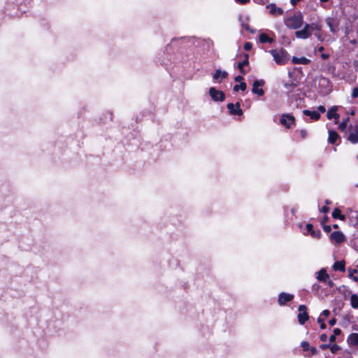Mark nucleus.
<instances>
[{
  "label": "nucleus",
  "instance_id": "nucleus-13",
  "mask_svg": "<svg viewBox=\"0 0 358 358\" xmlns=\"http://www.w3.org/2000/svg\"><path fill=\"white\" fill-rule=\"evenodd\" d=\"M328 142L332 145H338L341 143V137L337 131L334 130L329 131Z\"/></svg>",
  "mask_w": 358,
  "mask_h": 358
},
{
  "label": "nucleus",
  "instance_id": "nucleus-16",
  "mask_svg": "<svg viewBox=\"0 0 358 358\" xmlns=\"http://www.w3.org/2000/svg\"><path fill=\"white\" fill-rule=\"evenodd\" d=\"M266 8L269 10V13L273 15H281L283 14L282 8L277 7L275 3L268 4Z\"/></svg>",
  "mask_w": 358,
  "mask_h": 358
},
{
  "label": "nucleus",
  "instance_id": "nucleus-32",
  "mask_svg": "<svg viewBox=\"0 0 358 358\" xmlns=\"http://www.w3.org/2000/svg\"><path fill=\"white\" fill-rule=\"evenodd\" d=\"M349 120H350V118L348 117H346L344 120H343L339 124V126H338L339 129L341 131H345L348 126V123Z\"/></svg>",
  "mask_w": 358,
  "mask_h": 358
},
{
  "label": "nucleus",
  "instance_id": "nucleus-26",
  "mask_svg": "<svg viewBox=\"0 0 358 358\" xmlns=\"http://www.w3.org/2000/svg\"><path fill=\"white\" fill-rule=\"evenodd\" d=\"M259 42L262 43H272L274 42V39L269 37L268 35H267L265 33H262L259 35Z\"/></svg>",
  "mask_w": 358,
  "mask_h": 358
},
{
  "label": "nucleus",
  "instance_id": "nucleus-30",
  "mask_svg": "<svg viewBox=\"0 0 358 358\" xmlns=\"http://www.w3.org/2000/svg\"><path fill=\"white\" fill-rule=\"evenodd\" d=\"M309 29L310 30V32L312 31H320L322 30V25L320 23L309 24Z\"/></svg>",
  "mask_w": 358,
  "mask_h": 358
},
{
  "label": "nucleus",
  "instance_id": "nucleus-12",
  "mask_svg": "<svg viewBox=\"0 0 358 358\" xmlns=\"http://www.w3.org/2000/svg\"><path fill=\"white\" fill-rule=\"evenodd\" d=\"M294 295L285 292H281L278 295V302L280 306H285L287 303L292 301Z\"/></svg>",
  "mask_w": 358,
  "mask_h": 358
},
{
  "label": "nucleus",
  "instance_id": "nucleus-29",
  "mask_svg": "<svg viewBox=\"0 0 358 358\" xmlns=\"http://www.w3.org/2000/svg\"><path fill=\"white\" fill-rule=\"evenodd\" d=\"M348 276L352 278L355 282H358V277L355 275V273H357V270L356 268H348Z\"/></svg>",
  "mask_w": 358,
  "mask_h": 358
},
{
  "label": "nucleus",
  "instance_id": "nucleus-6",
  "mask_svg": "<svg viewBox=\"0 0 358 358\" xmlns=\"http://www.w3.org/2000/svg\"><path fill=\"white\" fill-rule=\"evenodd\" d=\"M209 95L214 101H223L225 99L224 92L213 87L209 89Z\"/></svg>",
  "mask_w": 358,
  "mask_h": 358
},
{
  "label": "nucleus",
  "instance_id": "nucleus-54",
  "mask_svg": "<svg viewBox=\"0 0 358 358\" xmlns=\"http://www.w3.org/2000/svg\"><path fill=\"white\" fill-rule=\"evenodd\" d=\"M301 0H290L291 3L293 6H295L298 2L301 1Z\"/></svg>",
  "mask_w": 358,
  "mask_h": 358
},
{
  "label": "nucleus",
  "instance_id": "nucleus-53",
  "mask_svg": "<svg viewBox=\"0 0 358 358\" xmlns=\"http://www.w3.org/2000/svg\"><path fill=\"white\" fill-rule=\"evenodd\" d=\"M336 337L335 335H331L330 337H329V341L331 343H334L336 341Z\"/></svg>",
  "mask_w": 358,
  "mask_h": 358
},
{
  "label": "nucleus",
  "instance_id": "nucleus-56",
  "mask_svg": "<svg viewBox=\"0 0 358 358\" xmlns=\"http://www.w3.org/2000/svg\"><path fill=\"white\" fill-rule=\"evenodd\" d=\"M350 43L352 44V45H355L357 43V40L356 39H352V40H350Z\"/></svg>",
  "mask_w": 358,
  "mask_h": 358
},
{
  "label": "nucleus",
  "instance_id": "nucleus-4",
  "mask_svg": "<svg viewBox=\"0 0 358 358\" xmlns=\"http://www.w3.org/2000/svg\"><path fill=\"white\" fill-rule=\"evenodd\" d=\"M301 346L302 350L306 354L304 355L307 357H311L313 355H315L318 353V350L314 346H310L308 341H302L301 343Z\"/></svg>",
  "mask_w": 358,
  "mask_h": 358
},
{
  "label": "nucleus",
  "instance_id": "nucleus-19",
  "mask_svg": "<svg viewBox=\"0 0 358 358\" xmlns=\"http://www.w3.org/2000/svg\"><path fill=\"white\" fill-rule=\"evenodd\" d=\"M303 115H305L306 116H309L310 117V119L313 120V121L319 120L321 117L320 113H318L317 111H312V110H307V109L303 110Z\"/></svg>",
  "mask_w": 358,
  "mask_h": 358
},
{
  "label": "nucleus",
  "instance_id": "nucleus-47",
  "mask_svg": "<svg viewBox=\"0 0 358 358\" xmlns=\"http://www.w3.org/2000/svg\"><path fill=\"white\" fill-rule=\"evenodd\" d=\"M329 347H330V344H326V343L325 344H322V345H320V348L321 350H323L329 349Z\"/></svg>",
  "mask_w": 358,
  "mask_h": 358
},
{
  "label": "nucleus",
  "instance_id": "nucleus-36",
  "mask_svg": "<svg viewBox=\"0 0 358 358\" xmlns=\"http://www.w3.org/2000/svg\"><path fill=\"white\" fill-rule=\"evenodd\" d=\"M252 45L251 42H246L243 45V48L246 51H250L252 48Z\"/></svg>",
  "mask_w": 358,
  "mask_h": 358
},
{
  "label": "nucleus",
  "instance_id": "nucleus-51",
  "mask_svg": "<svg viewBox=\"0 0 358 358\" xmlns=\"http://www.w3.org/2000/svg\"><path fill=\"white\" fill-rule=\"evenodd\" d=\"M321 315H323L325 317H328L330 315V311L329 310H324L322 311Z\"/></svg>",
  "mask_w": 358,
  "mask_h": 358
},
{
  "label": "nucleus",
  "instance_id": "nucleus-27",
  "mask_svg": "<svg viewBox=\"0 0 358 358\" xmlns=\"http://www.w3.org/2000/svg\"><path fill=\"white\" fill-rule=\"evenodd\" d=\"M292 62L293 64H308L309 63L310 60L304 57H299V58L293 57L292 59Z\"/></svg>",
  "mask_w": 358,
  "mask_h": 358
},
{
  "label": "nucleus",
  "instance_id": "nucleus-62",
  "mask_svg": "<svg viewBox=\"0 0 358 358\" xmlns=\"http://www.w3.org/2000/svg\"><path fill=\"white\" fill-rule=\"evenodd\" d=\"M350 114L353 115L355 114V112L352 110Z\"/></svg>",
  "mask_w": 358,
  "mask_h": 358
},
{
  "label": "nucleus",
  "instance_id": "nucleus-20",
  "mask_svg": "<svg viewBox=\"0 0 358 358\" xmlns=\"http://www.w3.org/2000/svg\"><path fill=\"white\" fill-rule=\"evenodd\" d=\"M227 77V72L224 71H221L220 69H217L213 76V78L214 80H219L220 78V82H222V80L226 79Z\"/></svg>",
  "mask_w": 358,
  "mask_h": 358
},
{
  "label": "nucleus",
  "instance_id": "nucleus-44",
  "mask_svg": "<svg viewBox=\"0 0 358 358\" xmlns=\"http://www.w3.org/2000/svg\"><path fill=\"white\" fill-rule=\"evenodd\" d=\"M315 36L320 41H324V38L322 36V35L320 33H315Z\"/></svg>",
  "mask_w": 358,
  "mask_h": 358
},
{
  "label": "nucleus",
  "instance_id": "nucleus-11",
  "mask_svg": "<svg viewBox=\"0 0 358 358\" xmlns=\"http://www.w3.org/2000/svg\"><path fill=\"white\" fill-rule=\"evenodd\" d=\"M312 35L309 29V24H306L301 30L296 31L295 36L297 38L306 39Z\"/></svg>",
  "mask_w": 358,
  "mask_h": 358
},
{
  "label": "nucleus",
  "instance_id": "nucleus-23",
  "mask_svg": "<svg viewBox=\"0 0 358 358\" xmlns=\"http://www.w3.org/2000/svg\"><path fill=\"white\" fill-rule=\"evenodd\" d=\"M348 140L353 144L358 143V125L355 127V132H351Z\"/></svg>",
  "mask_w": 358,
  "mask_h": 358
},
{
  "label": "nucleus",
  "instance_id": "nucleus-49",
  "mask_svg": "<svg viewBox=\"0 0 358 358\" xmlns=\"http://www.w3.org/2000/svg\"><path fill=\"white\" fill-rule=\"evenodd\" d=\"M336 323V318H332L329 321V324L330 326H334L335 325Z\"/></svg>",
  "mask_w": 358,
  "mask_h": 358
},
{
  "label": "nucleus",
  "instance_id": "nucleus-45",
  "mask_svg": "<svg viewBox=\"0 0 358 358\" xmlns=\"http://www.w3.org/2000/svg\"><path fill=\"white\" fill-rule=\"evenodd\" d=\"M341 334V330L338 328H336L334 329V334L333 335H335V336H339Z\"/></svg>",
  "mask_w": 358,
  "mask_h": 358
},
{
  "label": "nucleus",
  "instance_id": "nucleus-37",
  "mask_svg": "<svg viewBox=\"0 0 358 358\" xmlns=\"http://www.w3.org/2000/svg\"><path fill=\"white\" fill-rule=\"evenodd\" d=\"M352 97L354 99L358 97V87L353 88L352 92Z\"/></svg>",
  "mask_w": 358,
  "mask_h": 358
},
{
  "label": "nucleus",
  "instance_id": "nucleus-15",
  "mask_svg": "<svg viewBox=\"0 0 358 358\" xmlns=\"http://www.w3.org/2000/svg\"><path fill=\"white\" fill-rule=\"evenodd\" d=\"M306 227L308 234H310L313 238H321L322 233L320 229H314L313 225L310 223H308Z\"/></svg>",
  "mask_w": 358,
  "mask_h": 358
},
{
  "label": "nucleus",
  "instance_id": "nucleus-5",
  "mask_svg": "<svg viewBox=\"0 0 358 358\" xmlns=\"http://www.w3.org/2000/svg\"><path fill=\"white\" fill-rule=\"evenodd\" d=\"M298 310L299 312L297 316L298 322L300 324L303 325L309 320L307 308L305 305H300Z\"/></svg>",
  "mask_w": 358,
  "mask_h": 358
},
{
  "label": "nucleus",
  "instance_id": "nucleus-59",
  "mask_svg": "<svg viewBox=\"0 0 358 358\" xmlns=\"http://www.w3.org/2000/svg\"><path fill=\"white\" fill-rule=\"evenodd\" d=\"M325 203H326V206H327V205H329V204H330V203H331V201H330L329 200L327 199V200L325 201Z\"/></svg>",
  "mask_w": 358,
  "mask_h": 358
},
{
  "label": "nucleus",
  "instance_id": "nucleus-60",
  "mask_svg": "<svg viewBox=\"0 0 358 358\" xmlns=\"http://www.w3.org/2000/svg\"><path fill=\"white\" fill-rule=\"evenodd\" d=\"M321 2H327L329 0H320Z\"/></svg>",
  "mask_w": 358,
  "mask_h": 358
},
{
  "label": "nucleus",
  "instance_id": "nucleus-61",
  "mask_svg": "<svg viewBox=\"0 0 358 358\" xmlns=\"http://www.w3.org/2000/svg\"><path fill=\"white\" fill-rule=\"evenodd\" d=\"M355 68L356 69V71H358V69H357V64H355Z\"/></svg>",
  "mask_w": 358,
  "mask_h": 358
},
{
  "label": "nucleus",
  "instance_id": "nucleus-1",
  "mask_svg": "<svg viewBox=\"0 0 358 358\" xmlns=\"http://www.w3.org/2000/svg\"><path fill=\"white\" fill-rule=\"evenodd\" d=\"M303 24V16L299 13L296 15H293L285 20V24L290 29H297L302 27Z\"/></svg>",
  "mask_w": 358,
  "mask_h": 358
},
{
  "label": "nucleus",
  "instance_id": "nucleus-58",
  "mask_svg": "<svg viewBox=\"0 0 358 358\" xmlns=\"http://www.w3.org/2000/svg\"><path fill=\"white\" fill-rule=\"evenodd\" d=\"M332 227L335 229H338L339 227L337 224H333Z\"/></svg>",
  "mask_w": 358,
  "mask_h": 358
},
{
  "label": "nucleus",
  "instance_id": "nucleus-46",
  "mask_svg": "<svg viewBox=\"0 0 358 358\" xmlns=\"http://www.w3.org/2000/svg\"><path fill=\"white\" fill-rule=\"evenodd\" d=\"M318 113H324L326 111V108L324 106H319L317 107Z\"/></svg>",
  "mask_w": 358,
  "mask_h": 358
},
{
  "label": "nucleus",
  "instance_id": "nucleus-35",
  "mask_svg": "<svg viewBox=\"0 0 358 358\" xmlns=\"http://www.w3.org/2000/svg\"><path fill=\"white\" fill-rule=\"evenodd\" d=\"M317 322L320 324V327L322 329H324L326 328V324L324 323V320L322 319L321 317H319L317 320Z\"/></svg>",
  "mask_w": 358,
  "mask_h": 358
},
{
  "label": "nucleus",
  "instance_id": "nucleus-14",
  "mask_svg": "<svg viewBox=\"0 0 358 358\" xmlns=\"http://www.w3.org/2000/svg\"><path fill=\"white\" fill-rule=\"evenodd\" d=\"M243 56L244 59L238 64L237 68L241 74L245 75L248 72L244 69V66L249 65V54L244 53Z\"/></svg>",
  "mask_w": 358,
  "mask_h": 358
},
{
  "label": "nucleus",
  "instance_id": "nucleus-55",
  "mask_svg": "<svg viewBox=\"0 0 358 358\" xmlns=\"http://www.w3.org/2000/svg\"><path fill=\"white\" fill-rule=\"evenodd\" d=\"M243 27L245 30L250 31V32H253L252 30L250 29L249 25H243Z\"/></svg>",
  "mask_w": 358,
  "mask_h": 358
},
{
  "label": "nucleus",
  "instance_id": "nucleus-3",
  "mask_svg": "<svg viewBox=\"0 0 358 358\" xmlns=\"http://www.w3.org/2000/svg\"><path fill=\"white\" fill-rule=\"evenodd\" d=\"M280 123L287 129L296 126V118L292 113H282L280 117Z\"/></svg>",
  "mask_w": 358,
  "mask_h": 358
},
{
  "label": "nucleus",
  "instance_id": "nucleus-57",
  "mask_svg": "<svg viewBox=\"0 0 358 358\" xmlns=\"http://www.w3.org/2000/svg\"><path fill=\"white\" fill-rule=\"evenodd\" d=\"M324 48L323 46H320L318 48V51L320 52H322L324 51Z\"/></svg>",
  "mask_w": 358,
  "mask_h": 358
},
{
  "label": "nucleus",
  "instance_id": "nucleus-28",
  "mask_svg": "<svg viewBox=\"0 0 358 358\" xmlns=\"http://www.w3.org/2000/svg\"><path fill=\"white\" fill-rule=\"evenodd\" d=\"M351 306L354 308H358V296L353 294L350 296Z\"/></svg>",
  "mask_w": 358,
  "mask_h": 358
},
{
  "label": "nucleus",
  "instance_id": "nucleus-34",
  "mask_svg": "<svg viewBox=\"0 0 358 358\" xmlns=\"http://www.w3.org/2000/svg\"><path fill=\"white\" fill-rule=\"evenodd\" d=\"M296 132H299V134L302 139H306L308 137V132L304 129H302L301 130H297V131H296Z\"/></svg>",
  "mask_w": 358,
  "mask_h": 358
},
{
  "label": "nucleus",
  "instance_id": "nucleus-33",
  "mask_svg": "<svg viewBox=\"0 0 358 358\" xmlns=\"http://www.w3.org/2000/svg\"><path fill=\"white\" fill-rule=\"evenodd\" d=\"M329 349H330L331 353L336 354L338 350H341V347L338 345L334 343L333 345H330Z\"/></svg>",
  "mask_w": 358,
  "mask_h": 358
},
{
  "label": "nucleus",
  "instance_id": "nucleus-18",
  "mask_svg": "<svg viewBox=\"0 0 358 358\" xmlns=\"http://www.w3.org/2000/svg\"><path fill=\"white\" fill-rule=\"evenodd\" d=\"M347 342L350 346L358 347V333L350 334L347 338Z\"/></svg>",
  "mask_w": 358,
  "mask_h": 358
},
{
  "label": "nucleus",
  "instance_id": "nucleus-52",
  "mask_svg": "<svg viewBox=\"0 0 358 358\" xmlns=\"http://www.w3.org/2000/svg\"><path fill=\"white\" fill-rule=\"evenodd\" d=\"M321 57H322V59H327L329 57V54H326V53H322L321 54Z\"/></svg>",
  "mask_w": 358,
  "mask_h": 358
},
{
  "label": "nucleus",
  "instance_id": "nucleus-8",
  "mask_svg": "<svg viewBox=\"0 0 358 358\" xmlns=\"http://www.w3.org/2000/svg\"><path fill=\"white\" fill-rule=\"evenodd\" d=\"M331 241L335 245H339L345 241L344 234L340 231H336L330 234Z\"/></svg>",
  "mask_w": 358,
  "mask_h": 358
},
{
  "label": "nucleus",
  "instance_id": "nucleus-38",
  "mask_svg": "<svg viewBox=\"0 0 358 358\" xmlns=\"http://www.w3.org/2000/svg\"><path fill=\"white\" fill-rule=\"evenodd\" d=\"M323 230L326 233H329L331 231V227L330 225L324 224L322 225Z\"/></svg>",
  "mask_w": 358,
  "mask_h": 358
},
{
  "label": "nucleus",
  "instance_id": "nucleus-21",
  "mask_svg": "<svg viewBox=\"0 0 358 358\" xmlns=\"http://www.w3.org/2000/svg\"><path fill=\"white\" fill-rule=\"evenodd\" d=\"M329 275L324 268H322L318 271L317 279L319 281L322 282H327V280H329Z\"/></svg>",
  "mask_w": 358,
  "mask_h": 358
},
{
  "label": "nucleus",
  "instance_id": "nucleus-40",
  "mask_svg": "<svg viewBox=\"0 0 358 358\" xmlns=\"http://www.w3.org/2000/svg\"><path fill=\"white\" fill-rule=\"evenodd\" d=\"M234 80L236 82H239L240 83H244L243 80H244V78L242 76H237L234 78Z\"/></svg>",
  "mask_w": 358,
  "mask_h": 358
},
{
  "label": "nucleus",
  "instance_id": "nucleus-48",
  "mask_svg": "<svg viewBox=\"0 0 358 358\" xmlns=\"http://www.w3.org/2000/svg\"><path fill=\"white\" fill-rule=\"evenodd\" d=\"M237 3H239L241 4L245 5L248 3L250 0H235Z\"/></svg>",
  "mask_w": 358,
  "mask_h": 358
},
{
  "label": "nucleus",
  "instance_id": "nucleus-24",
  "mask_svg": "<svg viewBox=\"0 0 358 358\" xmlns=\"http://www.w3.org/2000/svg\"><path fill=\"white\" fill-rule=\"evenodd\" d=\"M333 269L334 271L344 272L345 271V262L344 260L336 261L333 265Z\"/></svg>",
  "mask_w": 358,
  "mask_h": 358
},
{
  "label": "nucleus",
  "instance_id": "nucleus-17",
  "mask_svg": "<svg viewBox=\"0 0 358 358\" xmlns=\"http://www.w3.org/2000/svg\"><path fill=\"white\" fill-rule=\"evenodd\" d=\"M338 106H332L327 113V117L328 120L334 119L338 120L339 119V115L337 113Z\"/></svg>",
  "mask_w": 358,
  "mask_h": 358
},
{
  "label": "nucleus",
  "instance_id": "nucleus-10",
  "mask_svg": "<svg viewBox=\"0 0 358 358\" xmlns=\"http://www.w3.org/2000/svg\"><path fill=\"white\" fill-rule=\"evenodd\" d=\"M227 108L231 115L239 116L243 115V110L241 108L239 102H236V104L229 103L227 104Z\"/></svg>",
  "mask_w": 358,
  "mask_h": 358
},
{
  "label": "nucleus",
  "instance_id": "nucleus-39",
  "mask_svg": "<svg viewBox=\"0 0 358 358\" xmlns=\"http://www.w3.org/2000/svg\"><path fill=\"white\" fill-rule=\"evenodd\" d=\"M320 289V285L317 283H315L312 286V290L315 291L316 292H318Z\"/></svg>",
  "mask_w": 358,
  "mask_h": 358
},
{
  "label": "nucleus",
  "instance_id": "nucleus-43",
  "mask_svg": "<svg viewBox=\"0 0 358 358\" xmlns=\"http://www.w3.org/2000/svg\"><path fill=\"white\" fill-rule=\"evenodd\" d=\"M329 211V208L327 206H324L321 209L320 212L327 213Z\"/></svg>",
  "mask_w": 358,
  "mask_h": 358
},
{
  "label": "nucleus",
  "instance_id": "nucleus-25",
  "mask_svg": "<svg viewBox=\"0 0 358 358\" xmlns=\"http://www.w3.org/2000/svg\"><path fill=\"white\" fill-rule=\"evenodd\" d=\"M298 83L294 81H291V83H285L284 87L287 90V92L288 94L293 92L295 91V89L297 88Z\"/></svg>",
  "mask_w": 358,
  "mask_h": 358
},
{
  "label": "nucleus",
  "instance_id": "nucleus-42",
  "mask_svg": "<svg viewBox=\"0 0 358 358\" xmlns=\"http://www.w3.org/2000/svg\"><path fill=\"white\" fill-rule=\"evenodd\" d=\"M320 339L322 342H326L327 341V335L326 334H322L320 336Z\"/></svg>",
  "mask_w": 358,
  "mask_h": 358
},
{
  "label": "nucleus",
  "instance_id": "nucleus-31",
  "mask_svg": "<svg viewBox=\"0 0 358 358\" xmlns=\"http://www.w3.org/2000/svg\"><path fill=\"white\" fill-rule=\"evenodd\" d=\"M247 88V85L245 83H241L240 85H235L234 86L233 90L234 92H238V90L245 91Z\"/></svg>",
  "mask_w": 358,
  "mask_h": 358
},
{
  "label": "nucleus",
  "instance_id": "nucleus-2",
  "mask_svg": "<svg viewBox=\"0 0 358 358\" xmlns=\"http://www.w3.org/2000/svg\"><path fill=\"white\" fill-rule=\"evenodd\" d=\"M271 54L273 57V59L277 64L278 65H284L287 63L288 60V53L285 50L282 48L280 50H271Z\"/></svg>",
  "mask_w": 358,
  "mask_h": 358
},
{
  "label": "nucleus",
  "instance_id": "nucleus-22",
  "mask_svg": "<svg viewBox=\"0 0 358 358\" xmlns=\"http://www.w3.org/2000/svg\"><path fill=\"white\" fill-rule=\"evenodd\" d=\"M331 216L335 220H340L341 221H345L346 217L345 215L342 214L341 210L338 208H336L331 214Z\"/></svg>",
  "mask_w": 358,
  "mask_h": 358
},
{
  "label": "nucleus",
  "instance_id": "nucleus-7",
  "mask_svg": "<svg viewBox=\"0 0 358 358\" xmlns=\"http://www.w3.org/2000/svg\"><path fill=\"white\" fill-rule=\"evenodd\" d=\"M264 80H256L253 82L252 92L253 94H257L259 96H262L264 94V90L259 88L264 85Z\"/></svg>",
  "mask_w": 358,
  "mask_h": 358
},
{
  "label": "nucleus",
  "instance_id": "nucleus-41",
  "mask_svg": "<svg viewBox=\"0 0 358 358\" xmlns=\"http://www.w3.org/2000/svg\"><path fill=\"white\" fill-rule=\"evenodd\" d=\"M329 218L327 215L324 216V217L322 219L321 222H320L321 225L326 224V222H327L329 221Z\"/></svg>",
  "mask_w": 358,
  "mask_h": 358
},
{
  "label": "nucleus",
  "instance_id": "nucleus-50",
  "mask_svg": "<svg viewBox=\"0 0 358 358\" xmlns=\"http://www.w3.org/2000/svg\"><path fill=\"white\" fill-rule=\"evenodd\" d=\"M325 282L327 283V285H329V287H333L334 285V282L331 280H330L329 278V280H327V282Z\"/></svg>",
  "mask_w": 358,
  "mask_h": 358
},
{
  "label": "nucleus",
  "instance_id": "nucleus-9",
  "mask_svg": "<svg viewBox=\"0 0 358 358\" xmlns=\"http://www.w3.org/2000/svg\"><path fill=\"white\" fill-rule=\"evenodd\" d=\"M325 21H326L327 24L328 25V27L330 29V31L334 34H337L339 30L338 20L334 17H327Z\"/></svg>",
  "mask_w": 358,
  "mask_h": 358
},
{
  "label": "nucleus",
  "instance_id": "nucleus-63",
  "mask_svg": "<svg viewBox=\"0 0 358 358\" xmlns=\"http://www.w3.org/2000/svg\"><path fill=\"white\" fill-rule=\"evenodd\" d=\"M357 268H358V264H357Z\"/></svg>",
  "mask_w": 358,
  "mask_h": 358
}]
</instances>
